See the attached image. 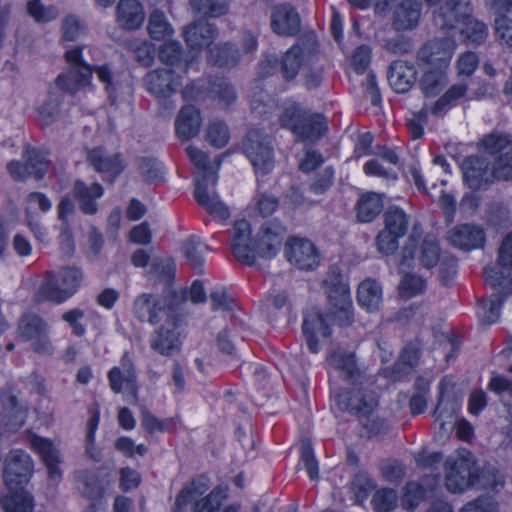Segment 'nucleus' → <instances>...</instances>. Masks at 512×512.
I'll return each mask as SVG.
<instances>
[{"label": "nucleus", "instance_id": "obj_1", "mask_svg": "<svg viewBox=\"0 0 512 512\" xmlns=\"http://www.w3.org/2000/svg\"><path fill=\"white\" fill-rule=\"evenodd\" d=\"M330 369L331 399L341 411L357 415L363 426V433L373 437L386 431L387 423L380 418L378 396L364 384L365 376L359 369L352 353L338 350L327 359Z\"/></svg>", "mask_w": 512, "mask_h": 512}, {"label": "nucleus", "instance_id": "obj_2", "mask_svg": "<svg viewBox=\"0 0 512 512\" xmlns=\"http://www.w3.org/2000/svg\"><path fill=\"white\" fill-rule=\"evenodd\" d=\"M70 65L67 73L60 74L53 84L48 87L47 99L37 107V116L43 126H49L60 117L61 94L59 90L76 93L90 85L91 75L94 71L99 80L105 85L112 104L120 100H128L131 95V85L128 81L119 82L107 66L92 69L82 60V49L74 48L65 54Z\"/></svg>", "mask_w": 512, "mask_h": 512}, {"label": "nucleus", "instance_id": "obj_3", "mask_svg": "<svg viewBox=\"0 0 512 512\" xmlns=\"http://www.w3.org/2000/svg\"><path fill=\"white\" fill-rule=\"evenodd\" d=\"M285 235L283 226L277 223H265L256 238L251 237L248 221L235 222L231 247L234 256L247 265L254 264L257 257L273 258L278 253Z\"/></svg>", "mask_w": 512, "mask_h": 512}, {"label": "nucleus", "instance_id": "obj_4", "mask_svg": "<svg viewBox=\"0 0 512 512\" xmlns=\"http://www.w3.org/2000/svg\"><path fill=\"white\" fill-rule=\"evenodd\" d=\"M34 472V462L26 451L14 448L4 457L3 479L8 493L0 503L6 512H33V498L25 489Z\"/></svg>", "mask_w": 512, "mask_h": 512}, {"label": "nucleus", "instance_id": "obj_5", "mask_svg": "<svg viewBox=\"0 0 512 512\" xmlns=\"http://www.w3.org/2000/svg\"><path fill=\"white\" fill-rule=\"evenodd\" d=\"M471 453L460 449L450 455L445 462V486L451 493H462L479 485L481 488L499 491L504 485L501 473L493 469L482 470L477 475Z\"/></svg>", "mask_w": 512, "mask_h": 512}, {"label": "nucleus", "instance_id": "obj_6", "mask_svg": "<svg viewBox=\"0 0 512 512\" xmlns=\"http://www.w3.org/2000/svg\"><path fill=\"white\" fill-rule=\"evenodd\" d=\"M210 481L200 476L183 487L175 499L174 512H186L191 506L192 512H241L239 503L223 506L229 497L228 487L218 485L210 489Z\"/></svg>", "mask_w": 512, "mask_h": 512}, {"label": "nucleus", "instance_id": "obj_7", "mask_svg": "<svg viewBox=\"0 0 512 512\" xmlns=\"http://www.w3.org/2000/svg\"><path fill=\"white\" fill-rule=\"evenodd\" d=\"M190 161L199 169V175L196 178L194 197L197 203L207 211L215 220H227L230 215L229 207L221 200L215 192L217 185V174L208 169L207 155L193 147L186 148Z\"/></svg>", "mask_w": 512, "mask_h": 512}, {"label": "nucleus", "instance_id": "obj_8", "mask_svg": "<svg viewBox=\"0 0 512 512\" xmlns=\"http://www.w3.org/2000/svg\"><path fill=\"white\" fill-rule=\"evenodd\" d=\"M468 0H445L435 15V22L442 29H459L467 44L479 45L488 36V27L482 21L471 17Z\"/></svg>", "mask_w": 512, "mask_h": 512}, {"label": "nucleus", "instance_id": "obj_9", "mask_svg": "<svg viewBox=\"0 0 512 512\" xmlns=\"http://www.w3.org/2000/svg\"><path fill=\"white\" fill-rule=\"evenodd\" d=\"M280 125L290 130L297 139L316 141L327 129L326 120L322 114L309 113L296 102L287 100L277 107Z\"/></svg>", "mask_w": 512, "mask_h": 512}, {"label": "nucleus", "instance_id": "obj_10", "mask_svg": "<svg viewBox=\"0 0 512 512\" xmlns=\"http://www.w3.org/2000/svg\"><path fill=\"white\" fill-rule=\"evenodd\" d=\"M334 319L342 326L353 321V302L347 279L338 267H331L323 281Z\"/></svg>", "mask_w": 512, "mask_h": 512}, {"label": "nucleus", "instance_id": "obj_11", "mask_svg": "<svg viewBox=\"0 0 512 512\" xmlns=\"http://www.w3.org/2000/svg\"><path fill=\"white\" fill-rule=\"evenodd\" d=\"M83 280L82 271L77 267H65L57 274H49L38 290L40 300L63 303L79 289Z\"/></svg>", "mask_w": 512, "mask_h": 512}, {"label": "nucleus", "instance_id": "obj_12", "mask_svg": "<svg viewBox=\"0 0 512 512\" xmlns=\"http://www.w3.org/2000/svg\"><path fill=\"white\" fill-rule=\"evenodd\" d=\"M244 151L258 175H265L273 169L272 139L261 130H251L247 134Z\"/></svg>", "mask_w": 512, "mask_h": 512}, {"label": "nucleus", "instance_id": "obj_13", "mask_svg": "<svg viewBox=\"0 0 512 512\" xmlns=\"http://www.w3.org/2000/svg\"><path fill=\"white\" fill-rule=\"evenodd\" d=\"M384 221L385 229L377 236V246L380 253L391 255L399 246V238L407 232L409 217L401 208L391 207L386 211Z\"/></svg>", "mask_w": 512, "mask_h": 512}, {"label": "nucleus", "instance_id": "obj_14", "mask_svg": "<svg viewBox=\"0 0 512 512\" xmlns=\"http://www.w3.org/2000/svg\"><path fill=\"white\" fill-rule=\"evenodd\" d=\"M133 312L139 321L151 325H156L175 315L166 297L149 293H143L135 298Z\"/></svg>", "mask_w": 512, "mask_h": 512}, {"label": "nucleus", "instance_id": "obj_15", "mask_svg": "<svg viewBox=\"0 0 512 512\" xmlns=\"http://www.w3.org/2000/svg\"><path fill=\"white\" fill-rule=\"evenodd\" d=\"M27 441L44 463L50 484L53 486L58 485L63 476V472L60 467L62 463V455L58 445L53 440L32 432L28 433Z\"/></svg>", "mask_w": 512, "mask_h": 512}, {"label": "nucleus", "instance_id": "obj_16", "mask_svg": "<svg viewBox=\"0 0 512 512\" xmlns=\"http://www.w3.org/2000/svg\"><path fill=\"white\" fill-rule=\"evenodd\" d=\"M456 46V41L450 37L432 39L418 50L417 60L427 68L448 69Z\"/></svg>", "mask_w": 512, "mask_h": 512}, {"label": "nucleus", "instance_id": "obj_17", "mask_svg": "<svg viewBox=\"0 0 512 512\" xmlns=\"http://www.w3.org/2000/svg\"><path fill=\"white\" fill-rule=\"evenodd\" d=\"M483 147L491 154L503 153L497 161L492 176L498 180L512 179V136L491 133L482 139Z\"/></svg>", "mask_w": 512, "mask_h": 512}, {"label": "nucleus", "instance_id": "obj_18", "mask_svg": "<svg viewBox=\"0 0 512 512\" xmlns=\"http://www.w3.org/2000/svg\"><path fill=\"white\" fill-rule=\"evenodd\" d=\"M111 389L115 393H122L129 403L137 401L138 387L136 374L131 358L125 353L119 366L113 367L108 373Z\"/></svg>", "mask_w": 512, "mask_h": 512}, {"label": "nucleus", "instance_id": "obj_19", "mask_svg": "<svg viewBox=\"0 0 512 512\" xmlns=\"http://www.w3.org/2000/svg\"><path fill=\"white\" fill-rule=\"evenodd\" d=\"M285 256L296 268L315 270L321 261L316 246L308 239L301 237L289 238L285 244Z\"/></svg>", "mask_w": 512, "mask_h": 512}, {"label": "nucleus", "instance_id": "obj_20", "mask_svg": "<svg viewBox=\"0 0 512 512\" xmlns=\"http://www.w3.org/2000/svg\"><path fill=\"white\" fill-rule=\"evenodd\" d=\"M183 338V322L175 314L170 319L165 320L162 327L155 331L151 346L162 355H171L180 350Z\"/></svg>", "mask_w": 512, "mask_h": 512}, {"label": "nucleus", "instance_id": "obj_21", "mask_svg": "<svg viewBox=\"0 0 512 512\" xmlns=\"http://www.w3.org/2000/svg\"><path fill=\"white\" fill-rule=\"evenodd\" d=\"M23 157L25 163L11 161L8 164L11 176L18 180H25L28 177L43 178L48 168V153L45 150L27 148Z\"/></svg>", "mask_w": 512, "mask_h": 512}, {"label": "nucleus", "instance_id": "obj_22", "mask_svg": "<svg viewBox=\"0 0 512 512\" xmlns=\"http://www.w3.org/2000/svg\"><path fill=\"white\" fill-rule=\"evenodd\" d=\"M419 235L417 227L413 228L412 235L409 238V244L404 248L402 260L400 263L401 272L404 274L399 285V293L404 298H411L421 294L425 287V281L422 277L406 272L415 258V236Z\"/></svg>", "mask_w": 512, "mask_h": 512}, {"label": "nucleus", "instance_id": "obj_23", "mask_svg": "<svg viewBox=\"0 0 512 512\" xmlns=\"http://www.w3.org/2000/svg\"><path fill=\"white\" fill-rule=\"evenodd\" d=\"M302 328L307 347L312 353H318L331 335L327 317L317 310L306 313Z\"/></svg>", "mask_w": 512, "mask_h": 512}, {"label": "nucleus", "instance_id": "obj_24", "mask_svg": "<svg viewBox=\"0 0 512 512\" xmlns=\"http://www.w3.org/2000/svg\"><path fill=\"white\" fill-rule=\"evenodd\" d=\"M183 76L173 69H156L147 74L145 82L151 93L157 97H167L181 86Z\"/></svg>", "mask_w": 512, "mask_h": 512}, {"label": "nucleus", "instance_id": "obj_25", "mask_svg": "<svg viewBox=\"0 0 512 512\" xmlns=\"http://www.w3.org/2000/svg\"><path fill=\"white\" fill-rule=\"evenodd\" d=\"M451 245L462 250L482 248L485 243V232L477 224H461L452 228L448 233Z\"/></svg>", "mask_w": 512, "mask_h": 512}, {"label": "nucleus", "instance_id": "obj_26", "mask_svg": "<svg viewBox=\"0 0 512 512\" xmlns=\"http://www.w3.org/2000/svg\"><path fill=\"white\" fill-rule=\"evenodd\" d=\"M450 387L451 382L447 379H443L439 383V400L434 411V415L436 417V421L439 423L440 429L445 432L452 429L456 413L459 410V403L450 397Z\"/></svg>", "mask_w": 512, "mask_h": 512}, {"label": "nucleus", "instance_id": "obj_27", "mask_svg": "<svg viewBox=\"0 0 512 512\" xmlns=\"http://www.w3.org/2000/svg\"><path fill=\"white\" fill-rule=\"evenodd\" d=\"M217 29L207 21L199 20L187 26L183 30L184 40L192 51L193 56L208 47L217 37Z\"/></svg>", "mask_w": 512, "mask_h": 512}, {"label": "nucleus", "instance_id": "obj_28", "mask_svg": "<svg viewBox=\"0 0 512 512\" xmlns=\"http://www.w3.org/2000/svg\"><path fill=\"white\" fill-rule=\"evenodd\" d=\"M21 337L33 341L32 345L37 352H49V342L46 337V324L37 315H25L19 324Z\"/></svg>", "mask_w": 512, "mask_h": 512}, {"label": "nucleus", "instance_id": "obj_29", "mask_svg": "<svg viewBox=\"0 0 512 512\" xmlns=\"http://www.w3.org/2000/svg\"><path fill=\"white\" fill-rule=\"evenodd\" d=\"M159 58L168 67L167 69H173L183 75L188 73L197 60L196 56L184 57L180 42L174 40L167 41L161 46Z\"/></svg>", "mask_w": 512, "mask_h": 512}, {"label": "nucleus", "instance_id": "obj_30", "mask_svg": "<svg viewBox=\"0 0 512 512\" xmlns=\"http://www.w3.org/2000/svg\"><path fill=\"white\" fill-rule=\"evenodd\" d=\"M463 178L471 189H480L489 181L488 163L481 157L471 156L462 163Z\"/></svg>", "mask_w": 512, "mask_h": 512}, {"label": "nucleus", "instance_id": "obj_31", "mask_svg": "<svg viewBox=\"0 0 512 512\" xmlns=\"http://www.w3.org/2000/svg\"><path fill=\"white\" fill-rule=\"evenodd\" d=\"M415 67L404 61H395L388 72V82L397 93H405L411 89L416 81Z\"/></svg>", "mask_w": 512, "mask_h": 512}, {"label": "nucleus", "instance_id": "obj_32", "mask_svg": "<svg viewBox=\"0 0 512 512\" xmlns=\"http://www.w3.org/2000/svg\"><path fill=\"white\" fill-rule=\"evenodd\" d=\"M271 28L278 35H295L300 28L297 12L288 6L276 7L271 15Z\"/></svg>", "mask_w": 512, "mask_h": 512}, {"label": "nucleus", "instance_id": "obj_33", "mask_svg": "<svg viewBox=\"0 0 512 512\" xmlns=\"http://www.w3.org/2000/svg\"><path fill=\"white\" fill-rule=\"evenodd\" d=\"M357 301L359 306L369 313L379 311L383 303L381 285L371 278L363 280L358 286Z\"/></svg>", "mask_w": 512, "mask_h": 512}, {"label": "nucleus", "instance_id": "obj_34", "mask_svg": "<svg viewBox=\"0 0 512 512\" xmlns=\"http://www.w3.org/2000/svg\"><path fill=\"white\" fill-rule=\"evenodd\" d=\"M201 123L202 119L198 109L191 105L182 107L175 123L177 136L183 140L197 136Z\"/></svg>", "mask_w": 512, "mask_h": 512}, {"label": "nucleus", "instance_id": "obj_35", "mask_svg": "<svg viewBox=\"0 0 512 512\" xmlns=\"http://www.w3.org/2000/svg\"><path fill=\"white\" fill-rule=\"evenodd\" d=\"M103 193V187L98 183L86 185L83 181L79 180L74 185L75 198L85 214L93 215L97 212L96 200L101 198Z\"/></svg>", "mask_w": 512, "mask_h": 512}, {"label": "nucleus", "instance_id": "obj_36", "mask_svg": "<svg viewBox=\"0 0 512 512\" xmlns=\"http://www.w3.org/2000/svg\"><path fill=\"white\" fill-rule=\"evenodd\" d=\"M87 160L95 170L118 175L123 170V161L119 154L107 153L102 148H94L88 152Z\"/></svg>", "mask_w": 512, "mask_h": 512}, {"label": "nucleus", "instance_id": "obj_37", "mask_svg": "<svg viewBox=\"0 0 512 512\" xmlns=\"http://www.w3.org/2000/svg\"><path fill=\"white\" fill-rule=\"evenodd\" d=\"M509 296L510 291L498 288V291L493 293L488 300L478 304L477 315L479 319L486 324L496 323L500 318L502 305Z\"/></svg>", "mask_w": 512, "mask_h": 512}, {"label": "nucleus", "instance_id": "obj_38", "mask_svg": "<svg viewBox=\"0 0 512 512\" xmlns=\"http://www.w3.org/2000/svg\"><path fill=\"white\" fill-rule=\"evenodd\" d=\"M117 18L128 30H134L144 21V11L138 0H120L117 6Z\"/></svg>", "mask_w": 512, "mask_h": 512}, {"label": "nucleus", "instance_id": "obj_39", "mask_svg": "<svg viewBox=\"0 0 512 512\" xmlns=\"http://www.w3.org/2000/svg\"><path fill=\"white\" fill-rule=\"evenodd\" d=\"M420 0H404L395 13L394 24L399 30L414 28L420 18Z\"/></svg>", "mask_w": 512, "mask_h": 512}, {"label": "nucleus", "instance_id": "obj_40", "mask_svg": "<svg viewBox=\"0 0 512 512\" xmlns=\"http://www.w3.org/2000/svg\"><path fill=\"white\" fill-rule=\"evenodd\" d=\"M27 203L28 225L35 236L43 241L46 237V231L37 222H33L30 213L34 208H38L42 212H48L52 208V201L43 193L33 192L28 195Z\"/></svg>", "mask_w": 512, "mask_h": 512}, {"label": "nucleus", "instance_id": "obj_41", "mask_svg": "<svg viewBox=\"0 0 512 512\" xmlns=\"http://www.w3.org/2000/svg\"><path fill=\"white\" fill-rule=\"evenodd\" d=\"M448 69L427 68L420 79V88L426 96H436L448 81Z\"/></svg>", "mask_w": 512, "mask_h": 512}, {"label": "nucleus", "instance_id": "obj_42", "mask_svg": "<svg viewBox=\"0 0 512 512\" xmlns=\"http://www.w3.org/2000/svg\"><path fill=\"white\" fill-rule=\"evenodd\" d=\"M468 91L466 83H456L452 85L431 107L434 115L441 116L456 105L457 101L463 98Z\"/></svg>", "mask_w": 512, "mask_h": 512}, {"label": "nucleus", "instance_id": "obj_43", "mask_svg": "<svg viewBox=\"0 0 512 512\" xmlns=\"http://www.w3.org/2000/svg\"><path fill=\"white\" fill-rule=\"evenodd\" d=\"M383 202L381 196L370 192L363 194L358 202L357 217L360 222L368 223L381 212Z\"/></svg>", "mask_w": 512, "mask_h": 512}, {"label": "nucleus", "instance_id": "obj_44", "mask_svg": "<svg viewBox=\"0 0 512 512\" xmlns=\"http://www.w3.org/2000/svg\"><path fill=\"white\" fill-rule=\"evenodd\" d=\"M238 49L230 43H221L209 50L208 62L220 67L233 66L239 61Z\"/></svg>", "mask_w": 512, "mask_h": 512}, {"label": "nucleus", "instance_id": "obj_45", "mask_svg": "<svg viewBox=\"0 0 512 512\" xmlns=\"http://www.w3.org/2000/svg\"><path fill=\"white\" fill-rule=\"evenodd\" d=\"M208 250V246L201 237L197 235L191 236L182 246V251L188 262L194 269H200L204 263V254Z\"/></svg>", "mask_w": 512, "mask_h": 512}, {"label": "nucleus", "instance_id": "obj_46", "mask_svg": "<svg viewBox=\"0 0 512 512\" xmlns=\"http://www.w3.org/2000/svg\"><path fill=\"white\" fill-rule=\"evenodd\" d=\"M148 32L155 40H163L173 36L175 30L166 15L159 10L153 11L148 19Z\"/></svg>", "mask_w": 512, "mask_h": 512}, {"label": "nucleus", "instance_id": "obj_47", "mask_svg": "<svg viewBox=\"0 0 512 512\" xmlns=\"http://www.w3.org/2000/svg\"><path fill=\"white\" fill-rule=\"evenodd\" d=\"M440 247L438 240L431 235H427L420 246L418 260L426 268L435 266L440 260Z\"/></svg>", "mask_w": 512, "mask_h": 512}, {"label": "nucleus", "instance_id": "obj_48", "mask_svg": "<svg viewBox=\"0 0 512 512\" xmlns=\"http://www.w3.org/2000/svg\"><path fill=\"white\" fill-rule=\"evenodd\" d=\"M303 62V51L300 46L291 47L283 56L282 73L286 79H293L299 72Z\"/></svg>", "mask_w": 512, "mask_h": 512}, {"label": "nucleus", "instance_id": "obj_49", "mask_svg": "<svg viewBox=\"0 0 512 512\" xmlns=\"http://www.w3.org/2000/svg\"><path fill=\"white\" fill-rule=\"evenodd\" d=\"M91 417L88 421V428L86 434V454L93 460H99L100 451L95 447L96 432L100 420V411L98 406H93L90 409Z\"/></svg>", "mask_w": 512, "mask_h": 512}, {"label": "nucleus", "instance_id": "obj_50", "mask_svg": "<svg viewBox=\"0 0 512 512\" xmlns=\"http://www.w3.org/2000/svg\"><path fill=\"white\" fill-rule=\"evenodd\" d=\"M76 479L78 489L86 497L95 499L101 495V485L95 474L79 471L76 474Z\"/></svg>", "mask_w": 512, "mask_h": 512}, {"label": "nucleus", "instance_id": "obj_51", "mask_svg": "<svg viewBox=\"0 0 512 512\" xmlns=\"http://www.w3.org/2000/svg\"><path fill=\"white\" fill-rule=\"evenodd\" d=\"M28 14L38 23H47L57 18L59 12L53 5L46 6L41 0H31L27 3Z\"/></svg>", "mask_w": 512, "mask_h": 512}, {"label": "nucleus", "instance_id": "obj_52", "mask_svg": "<svg viewBox=\"0 0 512 512\" xmlns=\"http://www.w3.org/2000/svg\"><path fill=\"white\" fill-rule=\"evenodd\" d=\"M375 488V483L367 474H357L351 482V492L355 502L362 504Z\"/></svg>", "mask_w": 512, "mask_h": 512}, {"label": "nucleus", "instance_id": "obj_53", "mask_svg": "<svg viewBox=\"0 0 512 512\" xmlns=\"http://www.w3.org/2000/svg\"><path fill=\"white\" fill-rule=\"evenodd\" d=\"M397 492L391 488L378 490L372 498V504L376 512H388L396 507Z\"/></svg>", "mask_w": 512, "mask_h": 512}, {"label": "nucleus", "instance_id": "obj_54", "mask_svg": "<svg viewBox=\"0 0 512 512\" xmlns=\"http://www.w3.org/2000/svg\"><path fill=\"white\" fill-rule=\"evenodd\" d=\"M206 138L212 146L222 148L230 139L229 129L221 121H212L207 128Z\"/></svg>", "mask_w": 512, "mask_h": 512}, {"label": "nucleus", "instance_id": "obj_55", "mask_svg": "<svg viewBox=\"0 0 512 512\" xmlns=\"http://www.w3.org/2000/svg\"><path fill=\"white\" fill-rule=\"evenodd\" d=\"M363 172L367 176L378 177L387 182H394L397 179L395 171L390 166H385L378 158L367 161L363 166Z\"/></svg>", "mask_w": 512, "mask_h": 512}, {"label": "nucleus", "instance_id": "obj_56", "mask_svg": "<svg viewBox=\"0 0 512 512\" xmlns=\"http://www.w3.org/2000/svg\"><path fill=\"white\" fill-rule=\"evenodd\" d=\"M194 8L204 16L219 17L228 10V0H195Z\"/></svg>", "mask_w": 512, "mask_h": 512}, {"label": "nucleus", "instance_id": "obj_57", "mask_svg": "<svg viewBox=\"0 0 512 512\" xmlns=\"http://www.w3.org/2000/svg\"><path fill=\"white\" fill-rule=\"evenodd\" d=\"M176 424L174 418L159 419L147 410L142 412V425L150 433L154 432H168Z\"/></svg>", "mask_w": 512, "mask_h": 512}, {"label": "nucleus", "instance_id": "obj_58", "mask_svg": "<svg viewBox=\"0 0 512 512\" xmlns=\"http://www.w3.org/2000/svg\"><path fill=\"white\" fill-rule=\"evenodd\" d=\"M86 25L78 17L70 15L64 18L62 24L63 38L74 41L86 33Z\"/></svg>", "mask_w": 512, "mask_h": 512}, {"label": "nucleus", "instance_id": "obj_59", "mask_svg": "<svg viewBox=\"0 0 512 512\" xmlns=\"http://www.w3.org/2000/svg\"><path fill=\"white\" fill-rule=\"evenodd\" d=\"M498 265L502 275H512V232L503 240L498 251Z\"/></svg>", "mask_w": 512, "mask_h": 512}, {"label": "nucleus", "instance_id": "obj_60", "mask_svg": "<svg viewBox=\"0 0 512 512\" xmlns=\"http://www.w3.org/2000/svg\"><path fill=\"white\" fill-rule=\"evenodd\" d=\"M425 492L422 485L408 483L404 488L402 505L406 510H414L424 499Z\"/></svg>", "mask_w": 512, "mask_h": 512}, {"label": "nucleus", "instance_id": "obj_61", "mask_svg": "<svg viewBox=\"0 0 512 512\" xmlns=\"http://www.w3.org/2000/svg\"><path fill=\"white\" fill-rule=\"evenodd\" d=\"M485 282L494 288H502L512 294V275H502L495 267H485Z\"/></svg>", "mask_w": 512, "mask_h": 512}, {"label": "nucleus", "instance_id": "obj_62", "mask_svg": "<svg viewBox=\"0 0 512 512\" xmlns=\"http://www.w3.org/2000/svg\"><path fill=\"white\" fill-rule=\"evenodd\" d=\"M478 65L479 57L475 52H464L456 62L457 74L459 77H470L476 71Z\"/></svg>", "mask_w": 512, "mask_h": 512}, {"label": "nucleus", "instance_id": "obj_63", "mask_svg": "<svg viewBox=\"0 0 512 512\" xmlns=\"http://www.w3.org/2000/svg\"><path fill=\"white\" fill-rule=\"evenodd\" d=\"M175 271V263L171 258L155 259L152 262V270L150 272L152 278H158L168 282Z\"/></svg>", "mask_w": 512, "mask_h": 512}, {"label": "nucleus", "instance_id": "obj_64", "mask_svg": "<svg viewBox=\"0 0 512 512\" xmlns=\"http://www.w3.org/2000/svg\"><path fill=\"white\" fill-rule=\"evenodd\" d=\"M137 61L144 66H150L154 59L155 50L148 41L135 40L130 44Z\"/></svg>", "mask_w": 512, "mask_h": 512}]
</instances>
